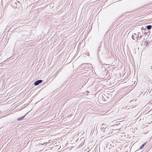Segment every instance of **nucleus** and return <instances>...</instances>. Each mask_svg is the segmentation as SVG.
Instances as JSON below:
<instances>
[{
	"label": "nucleus",
	"instance_id": "7ed1b4c3",
	"mask_svg": "<svg viewBox=\"0 0 152 152\" xmlns=\"http://www.w3.org/2000/svg\"><path fill=\"white\" fill-rule=\"evenodd\" d=\"M132 38L133 40H135L136 39L137 40H136V42H137L138 40V39L137 37V34L135 33L132 36Z\"/></svg>",
	"mask_w": 152,
	"mask_h": 152
},
{
	"label": "nucleus",
	"instance_id": "9b49d317",
	"mask_svg": "<svg viewBox=\"0 0 152 152\" xmlns=\"http://www.w3.org/2000/svg\"><path fill=\"white\" fill-rule=\"evenodd\" d=\"M150 31L148 32L146 34H147L148 35H149V34H150Z\"/></svg>",
	"mask_w": 152,
	"mask_h": 152
},
{
	"label": "nucleus",
	"instance_id": "9d476101",
	"mask_svg": "<svg viewBox=\"0 0 152 152\" xmlns=\"http://www.w3.org/2000/svg\"><path fill=\"white\" fill-rule=\"evenodd\" d=\"M90 150H91V149L89 147H88L86 149V151H88V152H89V151H90Z\"/></svg>",
	"mask_w": 152,
	"mask_h": 152
},
{
	"label": "nucleus",
	"instance_id": "f257e3e1",
	"mask_svg": "<svg viewBox=\"0 0 152 152\" xmlns=\"http://www.w3.org/2000/svg\"><path fill=\"white\" fill-rule=\"evenodd\" d=\"M101 129L102 131H103V132H106V133H108L107 130H108V128L107 127V126L106 124H102L101 127Z\"/></svg>",
	"mask_w": 152,
	"mask_h": 152
},
{
	"label": "nucleus",
	"instance_id": "423d86ee",
	"mask_svg": "<svg viewBox=\"0 0 152 152\" xmlns=\"http://www.w3.org/2000/svg\"><path fill=\"white\" fill-rule=\"evenodd\" d=\"M152 26L151 25H149L146 26L148 30H150L152 28Z\"/></svg>",
	"mask_w": 152,
	"mask_h": 152
},
{
	"label": "nucleus",
	"instance_id": "ddd939ff",
	"mask_svg": "<svg viewBox=\"0 0 152 152\" xmlns=\"http://www.w3.org/2000/svg\"><path fill=\"white\" fill-rule=\"evenodd\" d=\"M116 125H112V126H115Z\"/></svg>",
	"mask_w": 152,
	"mask_h": 152
},
{
	"label": "nucleus",
	"instance_id": "f8f14e48",
	"mask_svg": "<svg viewBox=\"0 0 152 152\" xmlns=\"http://www.w3.org/2000/svg\"><path fill=\"white\" fill-rule=\"evenodd\" d=\"M152 90V89H151V90H150V91L149 93H150V92H151V90Z\"/></svg>",
	"mask_w": 152,
	"mask_h": 152
},
{
	"label": "nucleus",
	"instance_id": "6e6552de",
	"mask_svg": "<svg viewBox=\"0 0 152 152\" xmlns=\"http://www.w3.org/2000/svg\"><path fill=\"white\" fill-rule=\"evenodd\" d=\"M143 27L141 28V29L142 30V33L144 34H145L146 33V32L145 31V30H146V29H143Z\"/></svg>",
	"mask_w": 152,
	"mask_h": 152
},
{
	"label": "nucleus",
	"instance_id": "1a4fd4ad",
	"mask_svg": "<svg viewBox=\"0 0 152 152\" xmlns=\"http://www.w3.org/2000/svg\"><path fill=\"white\" fill-rule=\"evenodd\" d=\"M145 46H147L148 45V41H145Z\"/></svg>",
	"mask_w": 152,
	"mask_h": 152
},
{
	"label": "nucleus",
	"instance_id": "0eeeda50",
	"mask_svg": "<svg viewBox=\"0 0 152 152\" xmlns=\"http://www.w3.org/2000/svg\"><path fill=\"white\" fill-rule=\"evenodd\" d=\"M146 143H147V142H146L144 143H143L142 145L140 146V149H141L142 148H143L144 147L145 145V144H146Z\"/></svg>",
	"mask_w": 152,
	"mask_h": 152
},
{
	"label": "nucleus",
	"instance_id": "39448f33",
	"mask_svg": "<svg viewBox=\"0 0 152 152\" xmlns=\"http://www.w3.org/2000/svg\"><path fill=\"white\" fill-rule=\"evenodd\" d=\"M28 113H27V114H26L24 116L20 117L19 118L17 119V120L18 121H20L22 120L23 118H24L26 116V115H27Z\"/></svg>",
	"mask_w": 152,
	"mask_h": 152
},
{
	"label": "nucleus",
	"instance_id": "f03ea898",
	"mask_svg": "<svg viewBox=\"0 0 152 152\" xmlns=\"http://www.w3.org/2000/svg\"><path fill=\"white\" fill-rule=\"evenodd\" d=\"M42 80H39L36 81L34 83V85L35 86L38 85L39 84L41 83Z\"/></svg>",
	"mask_w": 152,
	"mask_h": 152
},
{
	"label": "nucleus",
	"instance_id": "20e7f679",
	"mask_svg": "<svg viewBox=\"0 0 152 152\" xmlns=\"http://www.w3.org/2000/svg\"><path fill=\"white\" fill-rule=\"evenodd\" d=\"M140 32H138L137 33V37L138 39H139L140 40L142 37V35L140 34Z\"/></svg>",
	"mask_w": 152,
	"mask_h": 152
}]
</instances>
